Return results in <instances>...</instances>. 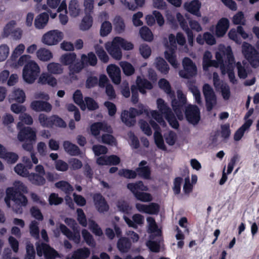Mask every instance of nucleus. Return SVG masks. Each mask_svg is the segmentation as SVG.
Here are the masks:
<instances>
[{
	"mask_svg": "<svg viewBox=\"0 0 259 259\" xmlns=\"http://www.w3.org/2000/svg\"><path fill=\"white\" fill-rule=\"evenodd\" d=\"M27 187L21 181H15L14 187H8L6 190V196L5 201L8 207L11 206V200L13 201L18 207V209L22 206H25L28 203L27 197L24 193H27Z\"/></svg>",
	"mask_w": 259,
	"mask_h": 259,
	"instance_id": "nucleus-1",
	"label": "nucleus"
},
{
	"mask_svg": "<svg viewBox=\"0 0 259 259\" xmlns=\"http://www.w3.org/2000/svg\"><path fill=\"white\" fill-rule=\"evenodd\" d=\"M40 72V68L38 64L33 61L26 63L23 69V78L28 83H32L36 79Z\"/></svg>",
	"mask_w": 259,
	"mask_h": 259,
	"instance_id": "nucleus-2",
	"label": "nucleus"
},
{
	"mask_svg": "<svg viewBox=\"0 0 259 259\" xmlns=\"http://www.w3.org/2000/svg\"><path fill=\"white\" fill-rule=\"evenodd\" d=\"M242 52L252 67L256 68L259 66L258 53L250 44L244 42L242 45Z\"/></svg>",
	"mask_w": 259,
	"mask_h": 259,
	"instance_id": "nucleus-3",
	"label": "nucleus"
},
{
	"mask_svg": "<svg viewBox=\"0 0 259 259\" xmlns=\"http://www.w3.org/2000/svg\"><path fill=\"white\" fill-rule=\"evenodd\" d=\"M182 65L183 69L179 71V75L181 77L189 79L196 75L197 67L190 58L185 57L182 61Z\"/></svg>",
	"mask_w": 259,
	"mask_h": 259,
	"instance_id": "nucleus-4",
	"label": "nucleus"
},
{
	"mask_svg": "<svg viewBox=\"0 0 259 259\" xmlns=\"http://www.w3.org/2000/svg\"><path fill=\"white\" fill-rule=\"evenodd\" d=\"M17 128L19 130L18 134V139L21 142L34 141L36 140V133L30 127H23V123L19 122Z\"/></svg>",
	"mask_w": 259,
	"mask_h": 259,
	"instance_id": "nucleus-5",
	"label": "nucleus"
},
{
	"mask_svg": "<svg viewBox=\"0 0 259 259\" xmlns=\"http://www.w3.org/2000/svg\"><path fill=\"white\" fill-rule=\"evenodd\" d=\"M203 93L205 100L206 110L210 111L216 104L217 98L211 87L208 83L203 86Z\"/></svg>",
	"mask_w": 259,
	"mask_h": 259,
	"instance_id": "nucleus-6",
	"label": "nucleus"
},
{
	"mask_svg": "<svg viewBox=\"0 0 259 259\" xmlns=\"http://www.w3.org/2000/svg\"><path fill=\"white\" fill-rule=\"evenodd\" d=\"M37 255L41 256L44 254L46 259H56L59 257L58 252L51 247L49 244L45 243H41L36 246Z\"/></svg>",
	"mask_w": 259,
	"mask_h": 259,
	"instance_id": "nucleus-7",
	"label": "nucleus"
},
{
	"mask_svg": "<svg viewBox=\"0 0 259 259\" xmlns=\"http://www.w3.org/2000/svg\"><path fill=\"white\" fill-rule=\"evenodd\" d=\"M185 114L187 120L193 125L197 124L200 120V110L196 105L187 106Z\"/></svg>",
	"mask_w": 259,
	"mask_h": 259,
	"instance_id": "nucleus-8",
	"label": "nucleus"
},
{
	"mask_svg": "<svg viewBox=\"0 0 259 259\" xmlns=\"http://www.w3.org/2000/svg\"><path fill=\"white\" fill-rule=\"evenodd\" d=\"M186 103V98L181 94H178V100L174 98L171 102V106L174 111L178 118L181 120L183 119V111Z\"/></svg>",
	"mask_w": 259,
	"mask_h": 259,
	"instance_id": "nucleus-9",
	"label": "nucleus"
},
{
	"mask_svg": "<svg viewBox=\"0 0 259 259\" xmlns=\"http://www.w3.org/2000/svg\"><path fill=\"white\" fill-rule=\"evenodd\" d=\"M63 39V33L57 30H51L45 33L42 38L43 43L52 46L57 44Z\"/></svg>",
	"mask_w": 259,
	"mask_h": 259,
	"instance_id": "nucleus-10",
	"label": "nucleus"
},
{
	"mask_svg": "<svg viewBox=\"0 0 259 259\" xmlns=\"http://www.w3.org/2000/svg\"><path fill=\"white\" fill-rule=\"evenodd\" d=\"M139 115L138 109L131 107L129 111L123 110L121 114V119L124 124L128 127L134 126L136 123V117Z\"/></svg>",
	"mask_w": 259,
	"mask_h": 259,
	"instance_id": "nucleus-11",
	"label": "nucleus"
},
{
	"mask_svg": "<svg viewBox=\"0 0 259 259\" xmlns=\"http://www.w3.org/2000/svg\"><path fill=\"white\" fill-rule=\"evenodd\" d=\"M93 199L97 210L100 213L108 211L109 207L105 198L100 193L93 195Z\"/></svg>",
	"mask_w": 259,
	"mask_h": 259,
	"instance_id": "nucleus-12",
	"label": "nucleus"
},
{
	"mask_svg": "<svg viewBox=\"0 0 259 259\" xmlns=\"http://www.w3.org/2000/svg\"><path fill=\"white\" fill-rule=\"evenodd\" d=\"M106 49L114 59L117 60L121 59L122 52L116 37L113 39L110 45H106Z\"/></svg>",
	"mask_w": 259,
	"mask_h": 259,
	"instance_id": "nucleus-13",
	"label": "nucleus"
},
{
	"mask_svg": "<svg viewBox=\"0 0 259 259\" xmlns=\"http://www.w3.org/2000/svg\"><path fill=\"white\" fill-rule=\"evenodd\" d=\"M30 107L35 112H50L52 109V105L47 101L42 100H34L31 102Z\"/></svg>",
	"mask_w": 259,
	"mask_h": 259,
	"instance_id": "nucleus-14",
	"label": "nucleus"
},
{
	"mask_svg": "<svg viewBox=\"0 0 259 259\" xmlns=\"http://www.w3.org/2000/svg\"><path fill=\"white\" fill-rule=\"evenodd\" d=\"M107 71L112 82L118 84L121 82V71L119 67L115 64H111L107 67Z\"/></svg>",
	"mask_w": 259,
	"mask_h": 259,
	"instance_id": "nucleus-15",
	"label": "nucleus"
},
{
	"mask_svg": "<svg viewBox=\"0 0 259 259\" xmlns=\"http://www.w3.org/2000/svg\"><path fill=\"white\" fill-rule=\"evenodd\" d=\"M229 21L226 18L220 19L216 25L215 34L218 37H222L226 33L229 27Z\"/></svg>",
	"mask_w": 259,
	"mask_h": 259,
	"instance_id": "nucleus-16",
	"label": "nucleus"
},
{
	"mask_svg": "<svg viewBox=\"0 0 259 259\" xmlns=\"http://www.w3.org/2000/svg\"><path fill=\"white\" fill-rule=\"evenodd\" d=\"M201 6V4L198 0H193L190 2H186L184 4L185 10L190 13L197 17L201 16L200 12Z\"/></svg>",
	"mask_w": 259,
	"mask_h": 259,
	"instance_id": "nucleus-17",
	"label": "nucleus"
},
{
	"mask_svg": "<svg viewBox=\"0 0 259 259\" xmlns=\"http://www.w3.org/2000/svg\"><path fill=\"white\" fill-rule=\"evenodd\" d=\"M136 85L142 94H146V90H150L153 89L152 83L147 79L138 76L136 80Z\"/></svg>",
	"mask_w": 259,
	"mask_h": 259,
	"instance_id": "nucleus-18",
	"label": "nucleus"
},
{
	"mask_svg": "<svg viewBox=\"0 0 259 259\" xmlns=\"http://www.w3.org/2000/svg\"><path fill=\"white\" fill-rule=\"evenodd\" d=\"M127 188L130 190L132 193L135 195L136 193L140 192L139 190L141 191H148V188L145 186L142 181H138L135 183H130L127 184Z\"/></svg>",
	"mask_w": 259,
	"mask_h": 259,
	"instance_id": "nucleus-19",
	"label": "nucleus"
},
{
	"mask_svg": "<svg viewBox=\"0 0 259 259\" xmlns=\"http://www.w3.org/2000/svg\"><path fill=\"white\" fill-rule=\"evenodd\" d=\"M49 17L48 13L44 12L39 14L34 20V26L37 29H42L47 24Z\"/></svg>",
	"mask_w": 259,
	"mask_h": 259,
	"instance_id": "nucleus-20",
	"label": "nucleus"
},
{
	"mask_svg": "<svg viewBox=\"0 0 259 259\" xmlns=\"http://www.w3.org/2000/svg\"><path fill=\"white\" fill-rule=\"evenodd\" d=\"M64 150L71 156H77L80 154V150L78 147L68 141L63 142Z\"/></svg>",
	"mask_w": 259,
	"mask_h": 259,
	"instance_id": "nucleus-21",
	"label": "nucleus"
},
{
	"mask_svg": "<svg viewBox=\"0 0 259 259\" xmlns=\"http://www.w3.org/2000/svg\"><path fill=\"white\" fill-rule=\"evenodd\" d=\"M132 245V243L129 238L123 237L120 238L117 243V247L118 249L123 253L127 252Z\"/></svg>",
	"mask_w": 259,
	"mask_h": 259,
	"instance_id": "nucleus-22",
	"label": "nucleus"
},
{
	"mask_svg": "<svg viewBox=\"0 0 259 259\" xmlns=\"http://www.w3.org/2000/svg\"><path fill=\"white\" fill-rule=\"evenodd\" d=\"M253 123L252 119L245 121L243 124L240 127L235 133L234 139L235 141H239L243 136L245 132L248 130Z\"/></svg>",
	"mask_w": 259,
	"mask_h": 259,
	"instance_id": "nucleus-23",
	"label": "nucleus"
},
{
	"mask_svg": "<svg viewBox=\"0 0 259 259\" xmlns=\"http://www.w3.org/2000/svg\"><path fill=\"white\" fill-rule=\"evenodd\" d=\"M81 59L85 67L88 66H95L97 64V57L92 52H89L87 55L82 54Z\"/></svg>",
	"mask_w": 259,
	"mask_h": 259,
	"instance_id": "nucleus-24",
	"label": "nucleus"
},
{
	"mask_svg": "<svg viewBox=\"0 0 259 259\" xmlns=\"http://www.w3.org/2000/svg\"><path fill=\"white\" fill-rule=\"evenodd\" d=\"M38 82L42 84H48L52 87H56L57 84V79L48 73L42 74L39 78Z\"/></svg>",
	"mask_w": 259,
	"mask_h": 259,
	"instance_id": "nucleus-25",
	"label": "nucleus"
},
{
	"mask_svg": "<svg viewBox=\"0 0 259 259\" xmlns=\"http://www.w3.org/2000/svg\"><path fill=\"white\" fill-rule=\"evenodd\" d=\"M159 87L164 91L170 97H175V92L171 90L169 82L164 78L160 79L158 81Z\"/></svg>",
	"mask_w": 259,
	"mask_h": 259,
	"instance_id": "nucleus-26",
	"label": "nucleus"
},
{
	"mask_svg": "<svg viewBox=\"0 0 259 259\" xmlns=\"http://www.w3.org/2000/svg\"><path fill=\"white\" fill-rule=\"evenodd\" d=\"M28 178L31 184L36 186H43L46 183V179L44 176L37 175L36 173H30Z\"/></svg>",
	"mask_w": 259,
	"mask_h": 259,
	"instance_id": "nucleus-27",
	"label": "nucleus"
},
{
	"mask_svg": "<svg viewBox=\"0 0 259 259\" xmlns=\"http://www.w3.org/2000/svg\"><path fill=\"white\" fill-rule=\"evenodd\" d=\"M91 254L90 250L87 247L77 249L72 254L73 259H87Z\"/></svg>",
	"mask_w": 259,
	"mask_h": 259,
	"instance_id": "nucleus-28",
	"label": "nucleus"
},
{
	"mask_svg": "<svg viewBox=\"0 0 259 259\" xmlns=\"http://www.w3.org/2000/svg\"><path fill=\"white\" fill-rule=\"evenodd\" d=\"M115 31L118 33L123 32L125 28V25L123 18L120 16H116L113 21Z\"/></svg>",
	"mask_w": 259,
	"mask_h": 259,
	"instance_id": "nucleus-29",
	"label": "nucleus"
},
{
	"mask_svg": "<svg viewBox=\"0 0 259 259\" xmlns=\"http://www.w3.org/2000/svg\"><path fill=\"white\" fill-rule=\"evenodd\" d=\"M136 171L139 177L145 180L151 179V170L150 166L138 167L136 168Z\"/></svg>",
	"mask_w": 259,
	"mask_h": 259,
	"instance_id": "nucleus-30",
	"label": "nucleus"
},
{
	"mask_svg": "<svg viewBox=\"0 0 259 259\" xmlns=\"http://www.w3.org/2000/svg\"><path fill=\"white\" fill-rule=\"evenodd\" d=\"M26 99L25 93L20 89H15L12 93L11 99L19 103H23Z\"/></svg>",
	"mask_w": 259,
	"mask_h": 259,
	"instance_id": "nucleus-31",
	"label": "nucleus"
},
{
	"mask_svg": "<svg viewBox=\"0 0 259 259\" xmlns=\"http://www.w3.org/2000/svg\"><path fill=\"white\" fill-rule=\"evenodd\" d=\"M85 67L81 59L77 60L76 62L72 63L68 67L69 74L73 75L79 73Z\"/></svg>",
	"mask_w": 259,
	"mask_h": 259,
	"instance_id": "nucleus-32",
	"label": "nucleus"
},
{
	"mask_svg": "<svg viewBox=\"0 0 259 259\" xmlns=\"http://www.w3.org/2000/svg\"><path fill=\"white\" fill-rule=\"evenodd\" d=\"M156 67L161 73L166 74L169 70V67L166 62L161 57L157 58Z\"/></svg>",
	"mask_w": 259,
	"mask_h": 259,
	"instance_id": "nucleus-33",
	"label": "nucleus"
},
{
	"mask_svg": "<svg viewBox=\"0 0 259 259\" xmlns=\"http://www.w3.org/2000/svg\"><path fill=\"white\" fill-rule=\"evenodd\" d=\"M164 57L167 61L175 68L178 67V62L176 56L175 54V50L169 48V51L164 52Z\"/></svg>",
	"mask_w": 259,
	"mask_h": 259,
	"instance_id": "nucleus-34",
	"label": "nucleus"
},
{
	"mask_svg": "<svg viewBox=\"0 0 259 259\" xmlns=\"http://www.w3.org/2000/svg\"><path fill=\"white\" fill-rule=\"evenodd\" d=\"M53 115L48 117L44 113H40L38 115V120L40 125L44 127H52Z\"/></svg>",
	"mask_w": 259,
	"mask_h": 259,
	"instance_id": "nucleus-35",
	"label": "nucleus"
},
{
	"mask_svg": "<svg viewBox=\"0 0 259 259\" xmlns=\"http://www.w3.org/2000/svg\"><path fill=\"white\" fill-rule=\"evenodd\" d=\"M93 19L90 14H85L82 19L79 28L82 30L89 29L93 25Z\"/></svg>",
	"mask_w": 259,
	"mask_h": 259,
	"instance_id": "nucleus-36",
	"label": "nucleus"
},
{
	"mask_svg": "<svg viewBox=\"0 0 259 259\" xmlns=\"http://www.w3.org/2000/svg\"><path fill=\"white\" fill-rule=\"evenodd\" d=\"M37 58L41 61H47L53 58L52 53L49 50L40 48L36 52Z\"/></svg>",
	"mask_w": 259,
	"mask_h": 259,
	"instance_id": "nucleus-37",
	"label": "nucleus"
},
{
	"mask_svg": "<svg viewBox=\"0 0 259 259\" xmlns=\"http://www.w3.org/2000/svg\"><path fill=\"white\" fill-rule=\"evenodd\" d=\"M157 105L159 111L163 114L165 117L172 112L171 109L167 106L162 99L159 98L157 100Z\"/></svg>",
	"mask_w": 259,
	"mask_h": 259,
	"instance_id": "nucleus-38",
	"label": "nucleus"
},
{
	"mask_svg": "<svg viewBox=\"0 0 259 259\" xmlns=\"http://www.w3.org/2000/svg\"><path fill=\"white\" fill-rule=\"evenodd\" d=\"M76 60V55L75 53L65 54L61 57L60 60L64 65H69L74 63Z\"/></svg>",
	"mask_w": 259,
	"mask_h": 259,
	"instance_id": "nucleus-39",
	"label": "nucleus"
},
{
	"mask_svg": "<svg viewBox=\"0 0 259 259\" xmlns=\"http://www.w3.org/2000/svg\"><path fill=\"white\" fill-rule=\"evenodd\" d=\"M141 38L145 41H151L153 39V35L151 30L147 26H142L139 31Z\"/></svg>",
	"mask_w": 259,
	"mask_h": 259,
	"instance_id": "nucleus-40",
	"label": "nucleus"
},
{
	"mask_svg": "<svg viewBox=\"0 0 259 259\" xmlns=\"http://www.w3.org/2000/svg\"><path fill=\"white\" fill-rule=\"evenodd\" d=\"M68 9L72 17H75L79 15L80 9L77 0H71L69 4Z\"/></svg>",
	"mask_w": 259,
	"mask_h": 259,
	"instance_id": "nucleus-41",
	"label": "nucleus"
},
{
	"mask_svg": "<svg viewBox=\"0 0 259 259\" xmlns=\"http://www.w3.org/2000/svg\"><path fill=\"white\" fill-rule=\"evenodd\" d=\"M48 71L51 74H60L63 72L62 65L58 63L52 62L47 66Z\"/></svg>",
	"mask_w": 259,
	"mask_h": 259,
	"instance_id": "nucleus-42",
	"label": "nucleus"
},
{
	"mask_svg": "<svg viewBox=\"0 0 259 259\" xmlns=\"http://www.w3.org/2000/svg\"><path fill=\"white\" fill-rule=\"evenodd\" d=\"M225 56L226 59L225 62L226 64V65H225V67H223V68H228V67H234L235 59L230 47H228L227 49Z\"/></svg>",
	"mask_w": 259,
	"mask_h": 259,
	"instance_id": "nucleus-43",
	"label": "nucleus"
},
{
	"mask_svg": "<svg viewBox=\"0 0 259 259\" xmlns=\"http://www.w3.org/2000/svg\"><path fill=\"white\" fill-rule=\"evenodd\" d=\"M55 186L65 193L69 194L73 191V187L67 182L65 181H61L55 184Z\"/></svg>",
	"mask_w": 259,
	"mask_h": 259,
	"instance_id": "nucleus-44",
	"label": "nucleus"
},
{
	"mask_svg": "<svg viewBox=\"0 0 259 259\" xmlns=\"http://www.w3.org/2000/svg\"><path fill=\"white\" fill-rule=\"evenodd\" d=\"M30 235L36 239L39 238L38 223L36 221H32L29 225Z\"/></svg>",
	"mask_w": 259,
	"mask_h": 259,
	"instance_id": "nucleus-45",
	"label": "nucleus"
},
{
	"mask_svg": "<svg viewBox=\"0 0 259 259\" xmlns=\"http://www.w3.org/2000/svg\"><path fill=\"white\" fill-rule=\"evenodd\" d=\"M112 30L111 23L108 21L103 22L100 28V35L102 37L107 36Z\"/></svg>",
	"mask_w": 259,
	"mask_h": 259,
	"instance_id": "nucleus-46",
	"label": "nucleus"
},
{
	"mask_svg": "<svg viewBox=\"0 0 259 259\" xmlns=\"http://www.w3.org/2000/svg\"><path fill=\"white\" fill-rule=\"evenodd\" d=\"M73 99L74 102L79 105L81 109H83V108H85V104L83 100V96L80 90H77L75 91L73 94Z\"/></svg>",
	"mask_w": 259,
	"mask_h": 259,
	"instance_id": "nucleus-47",
	"label": "nucleus"
},
{
	"mask_svg": "<svg viewBox=\"0 0 259 259\" xmlns=\"http://www.w3.org/2000/svg\"><path fill=\"white\" fill-rule=\"evenodd\" d=\"M118 175L126 179H135L137 176L136 171L132 169L123 168L118 171Z\"/></svg>",
	"mask_w": 259,
	"mask_h": 259,
	"instance_id": "nucleus-48",
	"label": "nucleus"
},
{
	"mask_svg": "<svg viewBox=\"0 0 259 259\" xmlns=\"http://www.w3.org/2000/svg\"><path fill=\"white\" fill-rule=\"evenodd\" d=\"M14 171L18 175L27 178L29 175V172L24 165L22 163H18L14 167Z\"/></svg>",
	"mask_w": 259,
	"mask_h": 259,
	"instance_id": "nucleus-49",
	"label": "nucleus"
},
{
	"mask_svg": "<svg viewBox=\"0 0 259 259\" xmlns=\"http://www.w3.org/2000/svg\"><path fill=\"white\" fill-rule=\"evenodd\" d=\"M116 206L120 211L125 214H129L131 210V207L128 203L124 200L118 201L117 202Z\"/></svg>",
	"mask_w": 259,
	"mask_h": 259,
	"instance_id": "nucleus-50",
	"label": "nucleus"
},
{
	"mask_svg": "<svg viewBox=\"0 0 259 259\" xmlns=\"http://www.w3.org/2000/svg\"><path fill=\"white\" fill-rule=\"evenodd\" d=\"M121 67L123 73L127 76H131L135 73V70L134 66L129 62H122Z\"/></svg>",
	"mask_w": 259,
	"mask_h": 259,
	"instance_id": "nucleus-51",
	"label": "nucleus"
},
{
	"mask_svg": "<svg viewBox=\"0 0 259 259\" xmlns=\"http://www.w3.org/2000/svg\"><path fill=\"white\" fill-rule=\"evenodd\" d=\"M134 196L136 198L142 202H150L152 200V197L150 193L140 192L135 194Z\"/></svg>",
	"mask_w": 259,
	"mask_h": 259,
	"instance_id": "nucleus-52",
	"label": "nucleus"
},
{
	"mask_svg": "<svg viewBox=\"0 0 259 259\" xmlns=\"http://www.w3.org/2000/svg\"><path fill=\"white\" fill-rule=\"evenodd\" d=\"M81 233L82 237L87 244L91 246H95V242L91 233L85 229L82 230Z\"/></svg>",
	"mask_w": 259,
	"mask_h": 259,
	"instance_id": "nucleus-53",
	"label": "nucleus"
},
{
	"mask_svg": "<svg viewBox=\"0 0 259 259\" xmlns=\"http://www.w3.org/2000/svg\"><path fill=\"white\" fill-rule=\"evenodd\" d=\"M155 143L158 148L165 150V146L161 132H155L154 134Z\"/></svg>",
	"mask_w": 259,
	"mask_h": 259,
	"instance_id": "nucleus-54",
	"label": "nucleus"
},
{
	"mask_svg": "<svg viewBox=\"0 0 259 259\" xmlns=\"http://www.w3.org/2000/svg\"><path fill=\"white\" fill-rule=\"evenodd\" d=\"M96 53L102 62L107 63L108 61V56L102 47L96 48Z\"/></svg>",
	"mask_w": 259,
	"mask_h": 259,
	"instance_id": "nucleus-55",
	"label": "nucleus"
},
{
	"mask_svg": "<svg viewBox=\"0 0 259 259\" xmlns=\"http://www.w3.org/2000/svg\"><path fill=\"white\" fill-rule=\"evenodd\" d=\"M77 214V221L83 227H87V220L83 210L81 208H77L76 210Z\"/></svg>",
	"mask_w": 259,
	"mask_h": 259,
	"instance_id": "nucleus-56",
	"label": "nucleus"
},
{
	"mask_svg": "<svg viewBox=\"0 0 259 259\" xmlns=\"http://www.w3.org/2000/svg\"><path fill=\"white\" fill-rule=\"evenodd\" d=\"M2 158L5 159L9 163H15L18 159V156L17 154L13 152H7L6 151L4 153V157Z\"/></svg>",
	"mask_w": 259,
	"mask_h": 259,
	"instance_id": "nucleus-57",
	"label": "nucleus"
},
{
	"mask_svg": "<svg viewBox=\"0 0 259 259\" xmlns=\"http://www.w3.org/2000/svg\"><path fill=\"white\" fill-rule=\"evenodd\" d=\"M116 38L120 47L123 49L129 51L134 48V45L132 42H128L120 37L117 36Z\"/></svg>",
	"mask_w": 259,
	"mask_h": 259,
	"instance_id": "nucleus-58",
	"label": "nucleus"
},
{
	"mask_svg": "<svg viewBox=\"0 0 259 259\" xmlns=\"http://www.w3.org/2000/svg\"><path fill=\"white\" fill-rule=\"evenodd\" d=\"M85 104L89 110L94 111L99 108L98 103L91 97H85L84 98Z\"/></svg>",
	"mask_w": 259,
	"mask_h": 259,
	"instance_id": "nucleus-59",
	"label": "nucleus"
},
{
	"mask_svg": "<svg viewBox=\"0 0 259 259\" xmlns=\"http://www.w3.org/2000/svg\"><path fill=\"white\" fill-rule=\"evenodd\" d=\"M26 252L24 259H35V251L32 244H28L26 247Z\"/></svg>",
	"mask_w": 259,
	"mask_h": 259,
	"instance_id": "nucleus-60",
	"label": "nucleus"
},
{
	"mask_svg": "<svg viewBox=\"0 0 259 259\" xmlns=\"http://www.w3.org/2000/svg\"><path fill=\"white\" fill-rule=\"evenodd\" d=\"M16 23L14 20H11L8 22L4 28V35L5 37H8L12 33V32Z\"/></svg>",
	"mask_w": 259,
	"mask_h": 259,
	"instance_id": "nucleus-61",
	"label": "nucleus"
},
{
	"mask_svg": "<svg viewBox=\"0 0 259 259\" xmlns=\"http://www.w3.org/2000/svg\"><path fill=\"white\" fill-rule=\"evenodd\" d=\"M159 205L156 203H151L147 205L146 213L150 214H156L159 211Z\"/></svg>",
	"mask_w": 259,
	"mask_h": 259,
	"instance_id": "nucleus-62",
	"label": "nucleus"
},
{
	"mask_svg": "<svg viewBox=\"0 0 259 259\" xmlns=\"http://www.w3.org/2000/svg\"><path fill=\"white\" fill-rule=\"evenodd\" d=\"M63 201V198L59 197L58 194L53 193L49 196V202L50 205H58L62 203Z\"/></svg>",
	"mask_w": 259,
	"mask_h": 259,
	"instance_id": "nucleus-63",
	"label": "nucleus"
},
{
	"mask_svg": "<svg viewBox=\"0 0 259 259\" xmlns=\"http://www.w3.org/2000/svg\"><path fill=\"white\" fill-rule=\"evenodd\" d=\"M170 125L175 129H178L179 127V123L176 119L173 112L165 117Z\"/></svg>",
	"mask_w": 259,
	"mask_h": 259,
	"instance_id": "nucleus-64",
	"label": "nucleus"
}]
</instances>
